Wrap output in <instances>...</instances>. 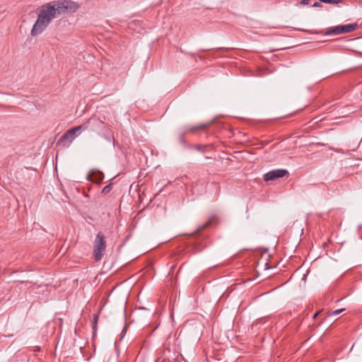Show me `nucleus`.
<instances>
[{
    "label": "nucleus",
    "mask_w": 362,
    "mask_h": 362,
    "mask_svg": "<svg viewBox=\"0 0 362 362\" xmlns=\"http://www.w3.org/2000/svg\"><path fill=\"white\" fill-rule=\"evenodd\" d=\"M313 6V7H320V6H321V4H320V3H319V2H315V3H314V4H313V6Z\"/></svg>",
    "instance_id": "4468645a"
},
{
    "label": "nucleus",
    "mask_w": 362,
    "mask_h": 362,
    "mask_svg": "<svg viewBox=\"0 0 362 362\" xmlns=\"http://www.w3.org/2000/svg\"><path fill=\"white\" fill-rule=\"evenodd\" d=\"M344 310V308H341V309H338V310H334V311H332L329 313V315H339L341 313H342L343 311Z\"/></svg>",
    "instance_id": "1a4fd4ad"
},
{
    "label": "nucleus",
    "mask_w": 362,
    "mask_h": 362,
    "mask_svg": "<svg viewBox=\"0 0 362 362\" xmlns=\"http://www.w3.org/2000/svg\"><path fill=\"white\" fill-rule=\"evenodd\" d=\"M105 249L106 242L105 235L101 232H99L93 243V255L96 261L102 259Z\"/></svg>",
    "instance_id": "7ed1b4c3"
},
{
    "label": "nucleus",
    "mask_w": 362,
    "mask_h": 362,
    "mask_svg": "<svg viewBox=\"0 0 362 362\" xmlns=\"http://www.w3.org/2000/svg\"><path fill=\"white\" fill-rule=\"evenodd\" d=\"M84 125L85 128H88V126H91L93 128H101L103 126V122L98 118L92 117Z\"/></svg>",
    "instance_id": "6e6552de"
},
{
    "label": "nucleus",
    "mask_w": 362,
    "mask_h": 362,
    "mask_svg": "<svg viewBox=\"0 0 362 362\" xmlns=\"http://www.w3.org/2000/svg\"><path fill=\"white\" fill-rule=\"evenodd\" d=\"M105 139L107 140L110 142L111 141V138L110 137L106 136Z\"/></svg>",
    "instance_id": "dca6fc26"
},
{
    "label": "nucleus",
    "mask_w": 362,
    "mask_h": 362,
    "mask_svg": "<svg viewBox=\"0 0 362 362\" xmlns=\"http://www.w3.org/2000/svg\"><path fill=\"white\" fill-rule=\"evenodd\" d=\"M52 4L57 15L74 13L79 8V4L71 0L57 1Z\"/></svg>",
    "instance_id": "f03ea898"
},
{
    "label": "nucleus",
    "mask_w": 362,
    "mask_h": 362,
    "mask_svg": "<svg viewBox=\"0 0 362 362\" xmlns=\"http://www.w3.org/2000/svg\"><path fill=\"white\" fill-rule=\"evenodd\" d=\"M288 171L284 169H276L271 170L264 175V180L265 181L275 180L278 178L283 177Z\"/></svg>",
    "instance_id": "39448f33"
},
{
    "label": "nucleus",
    "mask_w": 362,
    "mask_h": 362,
    "mask_svg": "<svg viewBox=\"0 0 362 362\" xmlns=\"http://www.w3.org/2000/svg\"><path fill=\"white\" fill-rule=\"evenodd\" d=\"M57 16L52 3L43 5L39 11L37 19L31 30V35L36 36L42 33Z\"/></svg>",
    "instance_id": "f257e3e1"
},
{
    "label": "nucleus",
    "mask_w": 362,
    "mask_h": 362,
    "mask_svg": "<svg viewBox=\"0 0 362 362\" xmlns=\"http://www.w3.org/2000/svg\"><path fill=\"white\" fill-rule=\"evenodd\" d=\"M111 188L112 184H109L103 188L102 192L105 194L108 193L110 191Z\"/></svg>",
    "instance_id": "f8f14e48"
},
{
    "label": "nucleus",
    "mask_w": 362,
    "mask_h": 362,
    "mask_svg": "<svg viewBox=\"0 0 362 362\" xmlns=\"http://www.w3.org/2000/svg\"><path fill=\"white\" fill-rule=\"evenodd\" d=\"M206 127V124H201L198 127H193L192 128H190L189 130V131H194V130H197V129H204Z\"/></svg>",
    "instance_id": "9d476101"
},
{
    "label": "nucleus",
    "mask_w": 362,
    "mask_h": 362,
    "mask_svg": "<svg viewBox=\"0 0 362 362\" xmlns=\"http://www.w3.org/2000/svg\"><path fill=\"white\" fill-rule=\"evenodd\" d=\"M320 2H322L324 3L325 2V0H319Z\"/></svg>",
    "instance_id": "6ab92c4d"
},
{
    "label": "nucleus",
    "mask_w": 362,
    "mask_h": 362,
    "mask_svg": "<svg viewBox=\"0 0 362 362\" xmlns=\"http://www.w3.org/2000/svg\"><path fill=\"white\" fill-rule=\"evenodd\" d=\"M357 25L356 23L337 25L328 28L325 32L321 31L320 33H323L327 35H338L340 34L351 33L354 31Z\"/></svg>",
    "instance_id": "20e7f679"
},
{
    "label": "nucleus",
    "mask_w": 362,
    "mask_h": 362,
    "mask_svg": "<svg viewBox=\"0 0 362 362\" xmlns=\"http://www.w3.org/2000/svg\"><path fill=\"white\" fill-rule=\"evenodd\" d=\"M341 0H325L324 3L330 4H337L340 3Z\"/></svg>",
    "instance_id": "9b49d317"
},
{
    "label": "nucleus",
    "mask_w": 362,
    "mask_h": 362,
    "mask_svg": "<svg viewBox=\"0 0 362 362\" xmlns=\"http://www.w3.org/2000/svg\"><path fill=\"white\" fill-rule=\"evenodd\" d=\"M211 221H208L204 226H203V228L206 227L207 226H209L210 224Z\"/></svg>",
    "instance_id": "2eb2a0df"
},
{
    "label": "nucleus",
    "mask_w": 362,
    "mask_h": 362,
    "mask_svg": "<svg viewBox=\"0 0 362 362\" xmlns=\"http://www.w3.org/2000/svg\"><path fill=\"white\" fill-rule=\"evenodd\" d=\"M85 128V125H79L69 129L62 136V140H67L71 143L76 137V134L81 129Z\"/></svg>",
    "instance_id": "423d86ee"
},
{
    "label": "nucleus",
    "mask_w": 362,
    "mask_h": 362,
    "mask_svg": "<svg viewBox=\"0 0 362 362\" xmlns=\"http://www.w3.org/2000/svg\"><path fill=\"white\" fill-rule=\"evenodd\" d=\"M309 1L310 0H300V4L303 5V6L308 5L309 4Z\"/></svg>",
    "instance_id": "ddd939ff"
},
{
    "label": "nucleus",
    "mask_w": 362,
    "mask_h": 362,
    "mask_svg": "<svg viewBox=\"0 0 362 362\" xmlns=\"http://www.w3.org/2000/svg\"><path fill=\"white\" fill-rule=\"evenodd\" d=\"M196 148L199 151L202 148V146H197Z\"/></svg>",
    "instance_id": "f3484780"
},
{
    "label": "nucleus",
    "mask_w": 362,
    "mask_h": 362,
    "mask_svg": "<svg viewBox=\"0 0 362 362\" xmlns=\"http://www.w3.org/2000/svg\"><path fill=\"white\" fill-rule=\"evenodd\" d=\"M88 180L94 182L99 183L104 178L103 173L98 170H91L88 175Z\"/></svg>",
    "instance_id": "0eeeda50"
},
{
    "label": "nucleus",
    "mask_w": 362,
    "mask_h": 362,
    "mask_svg": "<svg viewBox=\"0 0 362 362\" xmlns=\"http://www.w3.org/2000/svg\"><path fill=\"white\" fill-rule=\"evenodd\" d=\"M318 315V313H315L314 315H313V318H315L317 317V315Z\"/></svg>",
    "instance_id": "a211bd4d"
}]
</instances>
